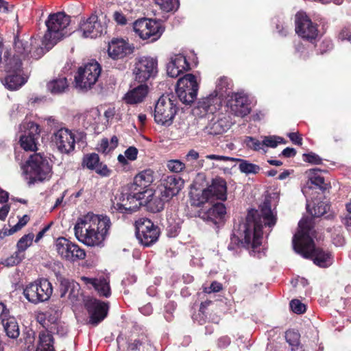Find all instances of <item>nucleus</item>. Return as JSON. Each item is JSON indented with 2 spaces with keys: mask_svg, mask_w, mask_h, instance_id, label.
<instances>
[{
  "mask_svg": "<svg viewBox=\"0 0 351 351\" xmlns=\"http://www.w3.org/2000/svg\"><path fill=\"white\" fill-rule=\"evenodd\" d=\"M276 222V215L269 203L265 202L260 210H249L245 221L234 226L231 242L237 245L245 244L246 247L255 250L261 244L263 226L271 227Z\"/></svg>",
  "mask_w": 351,
  "mask_h": 351,
  "instance_id": "obj_1",
  "label": "nucleus"
},
{
  "mask_svg": "<svg viewBox=\"0 0 351 351\" xmlns=\"http://www.w3.org/2000/svg\"><path fill=\"white\" fill-rule=\"evenodd\" d=\"M34 38L28 40L16 37L14 39V54L11 58H5V71L6 75L3 80L4 86L9 90H14L23 85L26 79L23 76L21 69L22 60L25 58L38 59L45 53L42 47L32 50V46L36 44Z\"/></svg>",
  "mask_w": 351,
  "mask_h": 351,
  "instance_id": "obj_2",
  "label": "nucleus"
},
{
  "mask_svg": "<svg viewBox=\"0 0 351 351\" xmlns=\"http://www.w3.org/2000/svg\"><path fill=\"white\" fill-rule=\"evenodd\" d=\"M111 221L106 215L88 213L78 218L75 227V236L77 240L90 247H103Z\"/></svg>",
  "mask_w": 351,
  "mask_h": 351,
  "instance_id": "obj_3",
  "label": "nucleus"
},
{
  "mask_svg": "<svg viewBox=\"0 0 351 351\" xmlns=\"http://www.w3.org/2000/svg\"><path fill=\"white\" fill-rule=\"evenodd\" d=\"M299 230L293 239L294 250L304 258L313 260L320 267H327L332 265V258L329 252L315 248L311 238L312 227L308 218H302L298 224Z\"/></svg>",
  "mask_w": 351,
  "mask_h": 351,
  "instance_id": "obj_4",
  "label": "nucleus"
},
{
  "mask_svg": "<svg viewBox=\"0 0 351 351\" xmlns=\"http://www.w3.org/2000/svg\"><path fill=\"white\" fill-rule=\"evenodd\" d=\"M70 22V16L62 12L49 15L45 21L47 30L42 40L43 47H41L44 49L45 53L51 49L63 38L71 34V31L69 29ZM35 39L37 43L32 46V50L39 47V42L36 38Z\"/></svg>",
  "mask_w": 351,
  "mask_h": 351,
  "instance_id": "obj_5",
  "label": "nucleus"
},
{
  "mask_svg": "<svg viewBox=\"0 0 351 351\" xmlns=\"http://www.w3.org/2000/svg\"><path fill=\"white\" fill-rule=\"evenodd\" d=\"M23 169L27 178L32 182L49 179L51 176L49 160L40 154L31 156Z\"/></svg>",
  "mask_w": 351,
  "mask_h": 351,
  "instance_id": "obj_6",
  "label": "nucleus"
},
{
  "mask_svg": "<svg viewBox=\"0 0 351 351\" xmlns=\"http://www.w3.org/2000/svg\"><path fill=\"white\" fill-rule=\"evenodd\" d=\"M53 293L51 282L42 278L26 285L23 290L25 298L33 304L47 301Z\"/></svg>",
  "mask_w": 351,
  "mask_h": 351,
  "instance_id": "obj_7",
  "label": "nucleus"
},
{
  "mask_svg": "<svg viewBox=\"0 0 351 351\" xmlns=\"http://www.w3.org/2000/svg\"><path fill=\"white\" fill-rule=\"evenodd\" d=\"M158 73V61L149 56L136 58L132 69L134 79L138 83H145L154 78Z\"/></svg>",
  "mask_w": 351,
  "mask_h": 351,
  "instance_id": "obj_8",
  "label": "nucleus"
},
{
  "mask_svg": "<svg viewBox=\"0 0 351 351\" xmlns=\"http://www.w3.org/2000/svg\"><path fill=\"white\" fill-rule=\"evenodd\" d=\"M101 71V66L96 61H91L79 68L75 77V86L82 90L90 88L98 80Z\"/></svg>",
  "mask_w": 351,
  "mask_h": 351,
  "instance_id": "obj_9",
  "label": "nucleus"
},
{
  "mask_svg": "<svg viewBox=\"0 0 351 351\" xmlns=\"http://www.w3.org/2000/svg\"><path fill=\"white\" fill-rule=\"evenodd\" d=\"M178 111L176 104L169 95H162L157 101L154 109V120L161 125L172 123Z\"/></svg>",
  "mask_w": 351,
  "mask_h": 351,
  "instance_id": "obj_10",
  "label": "nucleus"
},
{
  "mask_svg": "<svg viewBox=\"0 0 351 351\" xmlns=\"http://www.w3.org/2000/svg\"><path fill=\"white\" fill-rule=\"evenodd\" d=\"M54 247L62 259L71 263L84 259L86 257L84 250L64 237L58 238L55 241Z\"/></svg>",
  "mask_w": 351,
  "mask_h": 351,
  "instance_id": "obj_11",
  "label": "nucleus"
},
{
  "mask_svg": "<svg viewBox=\"0 0 351 351\" xmlns=\"http://www.w3.org/2000/svg\"><path fill=\"white\" fill-rule=\"evenodd\" d=\"M133 29L141 39L149 40L150 42L157 40L163 32L160 23L146 18L136 20L134 23Z\"/></svg>",
  "mask_w": 351,
  "mask_h": 351,
  "instance_id": "obj_12",
  "label": "nucleus"
},
{
  "mask_svg": "<svg viewBox=\"0 0 351 351\" xmlns=\"http://www.w3.org/2000/svg\"><path fill=\"white\" fill-rule=\"evenodd\" d=\"M198 83L193 74H186L177 82L176 93L180 100L185 104H190L197 97Z\"/></svg>",
  "mask_w": 351,
  "mask_h": 351,
  "instance_id": "obj_13",
  "label": "nucleus"
},
{
  "mask_svg": "<svg viewBox=\"0 0 351 351\" xmlns=\"http://www.w3.org/2000/svg\"><path fill=\"white\" fill-rule=\"evenodd\" d=\"M143 199L141 191H130V193H121L115 198L116 202L113 203V207L122 213H132L137 210L143 204Z\"/></svg>",
  "mask_w": 351,
  "mask_h": 351,
  "instance_id": "obj_14",
  "label": "nucleus"
},
{
  "mask_svg": "<svg viewBox=\"0 0 351 351\" xmlns=\"http://www.w3.org/2000/svg\"><path fill=\"white\" fill-rule=\"evenodd\" d=\"M136 235L142 245L149 246L157 241L159 231L151 220L142 218L136 221Z\"/></svg>",
  "mask_w": 351,
  "mask_h": 351,
  "instance_id": "obj_15",
  "label": "nucleus"
},
{
  "mask_svg": "<svg viewBox=\"0 0 351 351\" xmlns=\"http://www.w3.org/2000/svg\"><path fill=\"white\" fill-rule=\"evenodd\" d=\"M295 32L299 36L311 43L318 36L317 25L304 12H298L295 15Z\"/></svg>",
  "mask_w": 351,
  "mask_h": 351,
  "instance_id": "obj_16",
  "label": "nucleus"
},
{
  "mask_svg": "<svg viewBox=\"0 0 351 351\" xmlns=\"http://www.w3.org/2000/svg\"><path fill=\"white\" fill-rule=\"evenodd\" d=\"M84 306L89 315V324L97 326L106 317L108 311V303L95 298H87Z\"/></svg>",
  "mask_w": 351,
  "mask_h": 351,
  "instance_id": "obj_17",
  "label": "nucleus"
},
{
  "mask_svg": "<svg viewBox=\"0 0 351 351\" xmlns=\"http://www.w3.org/2000/svg\"><path fill=\"white\" fill-rule=\"evenodd\" d=\"M21 130H24V134L20 138L21 147L25 151L36 150V141L40 134L39 125L32 121L23 122Z\"/></svg>",
  "mask_w": 351,
  "mask_h": 351,
  "instance_id": "obj_18",
  "label": "nucleus"
},
{
  "mask_svg": "<svg viewBox=\"0 0 351 351\" xmlns=\"http://www.w3.org/2000/svg\"><path fill=\"white\" fill-rule=\"evenodd\" d=\"M80 31L83 37L94 38L106 33V25L98 19L97 15L92 14L88 19L81 20Z\"/></svg>",
  "mask_w": 351,
  "mask_h": 351,
  "instance_id": "obj_19",
  "label": "nucleus"
},
{
  "mask_svg": "<svg viewBox=\"0 0 351 351\" xmlns=\"http://www.w3.org/2000/svg\"><path fill=\"white\" fill-rule=\"evenodd\" d=\"M52 141L62 154H70L75 149V135L69 129L60 128L55 132Z\"/></svg>",
  "mask_w": 351,
  "mask_h": 351,
  "instance_id": "obj_20",
  "label": "nucleus"
},
{
  "mask_svg": "<svg viewBox=\"0 0 351 351\" xmlns=\"http://www.w3.org/2000/svg\"><path fill=\"white\" fill-rule=\"evenodd\" d=\"M184 180L178 176H167L162 180L161 184L158 188L160 194L165 199L170 200L174 196L177 195L184 186Z\"/></svg>",
  "mask_w": 351,
  "mask_h": 351,
  "instance_id": "obj_21",
  "label": "nucleus"
},
{
  "mask_svg": "<svg viewBox=\"0 0 351 351\" xmlns=\"http://www.w3.org/2000/svg\"><path fill=\"white\" fill-rule=\"evenodd\" d=\"M228 106L230 112L237 117H243L250 112L247 96L243 93H237L231 95Z\"/></svg>",
  "mask_w": 351,
  "mask_h": 351,
  "instance_id": "obj_22",
  "label": "nucleus"
},
{
  "mask_svg": "<svg viewBox=\"0 0 351 351\" xmlns=\"http://www.w3.org/2000/svg\"><path fill=\"white\" fill-rule=\"evenodd\" d=\"M0 319L6 335L10 339H16L20 335L19 324L16 318L10 315L5 305L0 303Z\"/></svg>",
  "mask_w": 351,
  "mask_h": 351,
  "instance_id": "obj_23",
  "label": "nucleus"
},
{
  "mask_svg": "<svg viewBox=\"0 0 351 351\" xmlns=\"http://www.w3.org/2000/svg\"><path fill=\"white\" fill-rule=\"evenodd\" d=\"M60 297L66 298L72 304L80 300L82 294L80 284L69 279L63 278L60 281Z\"/></svg>",
  "mask_w": 351,
  "mask_h": 351,
  "instance_id": "obj_24",
  "label": "nucleus"
},
{
  "mask_svg": "<svg viewBox=\"0 0 351 351\" xmlns=\"http://www.w3.org/2000/svg\"><path fill=\"white\" fill-rule=\"evenodd\" d=\"M132 47L123 39H113L108 45V53L114 59H122L133 52Z\"/></svg>",
  "mask_w": 351,
  "mask_h": 351,
  "instance_id": "obj_25",
  "label": "nucleus"
},
{
  "mask_svg": "<svg viewBox=\"0 0 351 351\" xmlns=\"http://www.w3.org/2000/svg\"><path fill=\"white\" fill-rule=\"evenodd\" d=\"M154 192L152 189H147L141 191L143 197V202L149 210L152 213H158L164 208L165 203L169 202V199H165L160 194V191Z\"/></svg>",
  "mask_w": 351,
  "mask_h": 351,
  "instance_id": "obj_26",
  "label": "nucleus"
},
{
  "mask_svg": "<svg viewBox=\"0 0 351 351\" xmlns=\"http://www.w3.org/2000/svg\"><path fill=\"white\" fill-rule=\"evenodd\" d=\"M80 280L88 288H94L99 296L108 298L111 295L109 281L105 277L88 278L82 276Z\"/></svg>",
  "mask_w": 351,
  "mask_h": 351,
  "instance_id": "obj_27",
  "label": "nucleus"
},
{
  "mask_svg": "<svg viewBox=\"0 0 351 351\" xmlns=\"http://www.w3.org/2000/svg\"><path fill=\"white\" fill-rule=\"evenodd\" d=\"M219 99L217 94H210L208 96L201 99L197 104L196 110L199 114L204 117L206 114H213L219 106Z\"/></svg>",
  "mask_w": 351,
  "mask_h": 351,
  "instance_id": "obj_28",
  "label": "nucleus"
},
{
  "mask_svg": "<svg viewBox=\"0 0 351 351\" xmlns=\"http://www.w3.org/2000/svg\"><path fill=\"white\" fill-rule=\"evenodd\" d=\"M230 123L225 117L215 115L204 128V131L210 135H219L227 131Z\"/></svg>",
  "mask_w": 351,
  "mask_h": 351,
  "instance_id": "obj_29",
  "label": "nucleus"
},
{
  "mask_svg": "<svg viewBox=\"0 0 351 351\" xmlns=\"http://www.w3.org/2000/svg\"><path fill=\"white\" fill-rule=\"evenodd\" d=\"M189 64L186 57L181 54L175 55L167 66V72L169 76L177 77L184 71L189 69Z\"/></svg>",
  "mask_w": 351,
  "mask_h": 351,
  "instance_id": "obj_30",
  "label": "nucleus"
},
{
  "mask_svg": "<svg viewBox=\"0 0 351 351\" xmlns=\"http://www.w3.org/2000/svg\"><path fill=\"white\" fill-rule=\"evenodd\" d=\"M308 177V182L302 189V193L307 196L310 193V191L313 188H317L321 190H325L324 179L321 176L320 171L317 169H310L306 172Z\"/></svg>",
  "mask_w": 351,
  "mask_h": 351,
  "instance_id": "obj_31",
  "label": "nucleus"
},
{
  "mask_svg": "<svg viewBox=\"0 0 351 351\" xmlns=\"http://www.w3.org/2000/svg\"><path fill=\"white\" fill-rule=\"evenodd\" d=\"M154 181V171L151 169H145L138 173L134 179V183L130 190L134 191H143L149 189L148 186Z\"/></svg>",
  "mask_w": 351,
  "mask_h": 351,
  "instance_id": "obj_32",
  "label": "nucleus"
},
{
  "mask_svg": "<svg viewBox=\"0 0 351 351\" xmlns=\"http://www.w3.org/2000/svg\"><path fill=\"white\" fill-rule=\"evenodd\" d=\"M129 90L124 96L125 101L128 104H136L143 101L148 94L149 87L145 83Z\"/></svg>",
  "mask_w": 351,
  "mask_h": 351,
  "instance_id": "obj_33",
  "label": "nucleus"
},
{
  "mask_svg": "<svg viewBox=\"0 0 351 351\" xmlns=\"http://www.w3.org/2000/svg\"><path fill=\"white\" fill-rule=\"evenodd\" d=\"M226 214V208L224 204L217 203L214 204L204 214L203 218L215 224H218L223 221Z\"/></svg>",
  "mask_w": 351,
  "mask_h": 351,
  "instance_id": "obj_34",
  "label": "nucleus"
},
{
  "mask_svg": "<svg viewBox=\"0 0 351 351\" xmlns=\"http://www.w3.org/2000/svg\"><path fill=\"white\" fill-rule=\"evenodd\" d=\"M208 189L213 195V200L215 199L225 200L227 197V186L226 181L220 178L213 180L211 184L208 186Z\"/></svg>",
  "mask_w": 351,
  "mask_h": 351,
  "instance_id": "obj_35",
  "label": "nucleus"
},
{
  "mask_svg": "<svg viewBox=\"0 0 351 351\" xmlns=\"http://www.w3.org/2000/svg\"><path fill=\"white\" fill-rule=\"evenodd\" d=\"M36 351H55L53 338L51 332L46 329L40 331Z\"/></svg>",
  "mask_w": 351,
  "mask_h": 351,
  "instance_id": "obj_36",
  "label": "nucleus"
},
{
  "mask_svg": "<svg viewBox=\"0 0 351 351\" xmlns=\"http://www.w3.org/2000/svg\"><path fill=\"white\" fill-rule=\"evenodd\" d=\"M192 204L196 206H201L206 202L213 203V195L208 188L203 190L195 189L190 193Z\"/></svg>",
  "mask_w": 351,
  "mask_h": 351,
  "instance_id": "obj_37",
  "label": "nucleus"
},
{
  "mask_svg": "<svg viewBox=\"0 0 351 351\" xmlns=\"http://www.w3.org/2000/svg\"><path fill=\"white\" fill-rule=\"evenodd\" d=\"M35 333L31 330L23 332L20 339L19 347L23 351H33L35 349Z\"/></svg>",
  "mask_w": 351,
  "mask_h": 351,
  "instance_id": "obj_38",
  "label": "nucleus"
},
{
  "mask_svg": "<svg viewBox=\"0 0 351 351\" xmlns=\"http://www.w3.org/2000/svg\"><path fill=\"white\" fill-rule=\"evenodd\" d=\"M68 86L66 78L60 77L50 81L47 84V89L53 94H60L65 91Z\"/></svg>",
  "mask_w": 351,
  "mask_h": 351,
  "instance_id": "obj_39",
  "label": "nucleus"
},
{
  "mask_svg": "<svg viewBox=\"0 0 351 351\" xmlns=\"http://www.w3.org/2000/svg\"><path fill=\"white\" fill-rule=\"evenodd\" d=\"M308 212L314 217H319L324 215L330 208V206L324 202H320L317 204L310 208V204L307 202L306 204Z\"/></svg>",
  "mask_w": 351,
  "mask_h": 351,
  "instance_id": "obj_40",
  "label": "nucleus"
},
{
  "mask_svg": "<svg viewBox=\"0 0 351 351\" xmlns=\"http://www.w3.org/2000/svg\"><path fill=\"white\" fill-rule=\"evenodd\" d=\"M34 238L33 233H28L23 235L17 242V252L21 254H24V252L32 244Z\"/></svg>",
  "mask_w": 351,
  "mask_h": 351,
  "instance_id": "obj_41",
  "label": "nucleus"
},
{
  "mask_svg": "<svg viewBox=\"0 0 351 351\" xmlns=\"http://www.w3.org/2000/svg\"><path fill=\"white\" fill-rule=\"evenodd\" d=\"M234 160L240 161V164L239 166V170L242 173H245L246 174L249 173H258L261 169L259 166L250 163L247 160H241V159H235Z\"/></svg>",
  "mask_w": 351,
  "mask_h": 351,
  "instance_id": "obj_42",
  "label": "nucleus"
},
{
  "mask_svg": "<svg viewBox=\"0 0 351 351\" xmlns=\"http://www.w3.org/2000/svg\"><path fill=\"white\" fill-rule=\"evenodd\" d=\"M99 162V157L98 154L92 153L86 154L84 156L82 160V165L88 169L93 170L95 166L98 165Z\"/></svg>",
  "mask_w": 351,
  "mask_h": 351,
  "instance_id": "obj_43",
  "label": "nucleus"
},
{
  "mask_svg": "<svg viewBox=\"0 0 351 351\" xmlns=\"http://www.w3.org/2000/svg\"><path fill=\"white\" fill-rule=\"evenodd\" d=\"M155 3L164 11L171 12L177 10L179 6L178 0H154Z\"/></svg>",
  "mask_w": 351,
  "mask_h": 351,
  "instance_id": "obj_44",
  "label": "nucleus"
},
{
  "mask_svg": "<svg viewBox=\"0 0 351 351\" xmlns=\"http://www.w3.org/2000/svg\"><path fill=\"white\" fill-rule=\"evenodd\" d=\"M285 338L287 341L292 346L293 348L299 349L300 347L299 345V339L300 335L298 332L294 330H288L285 333Z\"/></svg>",
  "mask_w": 351,
  "mask_h": 351,
  "instance_id": "obj_45",
  "label": "nucleus"
},
{
  "mask_svg": "<svg viewBox=\"0 0 351 351\" xmlns=\"http://www.w3.org/2000/svg\"><path fill=\"white\" fill-rule=\"evenodd\" d=\"M24 258V254H21L16 251L11 256L7 258L3 264L7 267H12L20 263Z\"/></svg>",
  "mask_w": 351,
  "mask_h": 351,
  "instance_id": "obj_46",
  "label": "nucleus"
},
{
  "mask_svg": "<svg viewBox=\"0 0 351 351\" xmlns=\"http://www.w3.org/2000/svg\"><path fill=\"white\" fill-rule=\"evenodd\" d=\"M167 167L171 172L179 173L185 168V165L179 160H171L167 162Z\"/></svg>",
  "mask_w": 351,
  "mask_h": 351,
  "instance_id": "obj_47",
  "label": "nucleus"
},
{
  "mask_svg": "<svg viewBox=\"0 0 351 351\" xmlns=\"http://www.w3.org/2000/svg\"><path fill=\"white\" fill-rule=\"evenodd\" d=\"M245 143L247 147L254 150L259 151L263 149V141L261 142L253 137L247 136L245 140Z\"/></svg>",
  "mask_w": 351,
  "mask_h": 351,
  "instance_id": "obj_48",
  "label": "nucleus"
},
{
  "mask_svg": "<svg viewBox=\"0 0 351 351\" xmlns=\"http://www.w3.org/2000/svg\"><path fill=\"white\" fill-rule=\"evenodd\" d=\"M281 143H283V138L276 136H265L263 139V146L272 148L277 147Z\"/></svg>",
  "mask_w": 351,
  "mask_h": 351,
  "instance_id": "obj_49",
  "label": "nucleus"
},
{
  "mask_svg": "<svg viewBox=\"0 0 351 351\" xmlns=\"http://www.w3.org/2000/svg\"><path fill=\"white\" fill-rule=\"evenodd\" d=\"M291 310L298 314L303 313L306 311V306L298 300H293L290 302Z\"/></svg>",
  "mask_w": 351,
  "mask_h": 351,
  "instance_id": "obj_50",
  "label": "nucleus"
},
{
  "mask_svg": "<svg viewBox=\"0 0 351 351\" xmlns=\"http://www.w3.org/2000/svg\"><path fill=\"white\" fill-rule=\"evenodd\" d=\"M228 86V80L224 77H221L217 84V89L213 94H217V96L219 95L220 97L223 96V92L225 91L223 88L226 89Z\"/></svg>",
  "mask_w": 351,
  "mask_h": 351,
  "instance_id": "obj_51",
  "label": "nucleus"
},
{
  "mask_svg": "<svg viewBox=\"0 0 351 351\" xmlns=\"http://www.w3.org/2000/svg\"><path fill=\"white\" fill-rule=\"evenodd\" d=\"M93 170H95L97 174L103 177L110 176L111 173V170L108 168L107 165L100 162Z\"/></svg>",
  "mask_w": 351,
  "mask_h": 351,
  "instance_id": "obj_52",
  "label": "nucleus"
},
{
  "mask_svg": "<svg viewBox=\"0 0 351 351\" xmlns=\"http://www.w3.org/2000/svg\"><path fill=\"white\" fill-rule=\"evenodd\" d=\"M303 159L309 163L318 165L322 162L321 158L315 153L304 154Z\"/></svg>",
  "mask_w": 351,
  "mask_h": 351,
  "instance_id": "obj_53",
  "label": "nucleus"
},
{
  "mask_svg": "<svg viewBox=\"0 0 351 351\" xmlns=\"http://www.w3.org/2000/svg\"><path fill=\"white\" fill-rule=\"evenodd\" d=\"M222 289V285L221 283L214 281L211 283L209 287H204V292L206 293L219 292Z\"/></svg>",
  "mask_w": 351,
  "mask_h": 351,
  "instance_id": "obj_54",
  "label": "nucleus"
},
{
  "mask_svg": "<svg viewBox=\"0 0 351 351\" xmlns=\"http://www.w3.org/2000/svg\"><path fill=\"white\" fill-rule=\"evenodd\" d=\"M339 39L341 41H351V27L343 28L339 34Z\"/></svg>",
  "mask_w": 351,
  "mask_h": 351,
  "instance_id": "obj_55",
  "label": "nucleus"
},
{
  "mask_svg": "<svg viewBox=\"0 0 351 351\" xmlns=\"http://www.w3.org/2000/svg\"><path fill=\"white\" fill-rule=\"evenodd\" d=\"M98 150L103 153H108L113 149L110 148V145L108 138H103L98 145Z\"/></svg>",
  "mask_w": 351,
  "mask_h": 351,
  "instance_id": "obj_56",
  "label": "nucleus"
},
{
  "mask_svg": "<svg viewBox=\"0 0 351 351\" xmlns=\"http://www.w3.org/2000/svg\"><path fill=\"white\" fill-rule=\"evenodd\" d=\"M124 154L128 160H134L137 157L138 149L134 147H130L125 151Z\"/></svg>",
  "mask_w": 351,
  "mask_h": 351,
  "instance_id": "obj_57",
  "label": "nucleus"
},
{
  "mask_svg": "<svg viewBox=\"0 0 351 351\" xmlns=\"http://www.w3.org/2000/svg\"><path fill=\"white\" fill-rule=\"evenodd\" d=\"M206 158L209 160H215L218 161H234L235 158L228 157V156H219V155H215V154H209L206 156Z\"/></svg>",
  "mask_w": 351,
  "mask_h": 351,
  "instance_id": "obj_58",
  "label": "nucleus"
},
{
  "mask_svg": "<svg viewBox=\"0 0 351 351\" xmlns=\"http://www.w3.org/2000/svg\"><path fill=\"white\" fill-rule=\"evenodd\" d=\"M13 8V6H10L8 3V2L0 0V12H2L3 13H8L12 10Z\"/></svg>",
  "mask_w": 351,
  "mask_h": 351,
  "instance_id": "obj_59",
  "label": "nucleus"
},
{
  "mask_svg": "<svg viewBox=\"0 0 351 351\" xmlns=\"http://www.w3.org/2000/svg\"><path fill=\"white\" fill-rule=\"evenodd\" d=\"M114 19L119 24L124 25L126 23V19L121 12H115L114 14Z\"/></svg>",
  "mask_w": 351,
  "mask_h": 351,
  "instance_id": "obj_60",
  "label": "nucleus"
},
{
  "mask_svg": "<svg viewBox=\"0 0 351 351\" xmlns=\"http://www.w3.org/2000/svg\"><path fill=\"white\" fill-rule=\"evenodd\" d=\"M290 140L296 145H302V138L298 133L292 132L289 134Z\"/></svg>",
  "mask_w": 351,
  "mask_h": 351,
  "instance_id": "obj_61",
  "label": "nucleus"
},
{
  "mask_svg": "<svg viewBox=\"0 0 351 351\" xmlns=\"http://www.w3.org/2000/svg\"><path fill=\"white\" fill-rule=\"evenodd\" d=\"M10 208V207L8 204L3 205L0 208V220H4L6 218L9 213Z\"/></svg>",
  "mask_w": 351,
  "mask_h": 351,
  "instance_id": "obj_62",
  "label": "nucleus"
},
{
  "mask_svg": "<svg viewBox=\"0 0 351 351\" xmlns=\"http://www.w3.org/2000/svg\"><path fill=\"white\" fill-rule=\"evenodd\" d=\"M296 154V151L293 148L287 147L282 152V155L287 158L293 157Z\"/></svg>",
  "mask_w": 351,
  "mask_h": 351,
  "instance_id": "obj_63",
  "label": "nucleus"
},
{
  "mask_svg": "<svg viewBox=\"0 0 351 351\" xmlns=\"http://www.w3.org/2000/svg\"><path fill=\"white\" fill-rule=\"evenodd\" d=\"M199 158V154L194 149H191L186 156L187 160H197Z\"/></svg>",
  "mask_w": 351,
  "mask_h": 351,
  "instance_id": "obj_64",
  "label": "nucleus"
}]
</instances>
